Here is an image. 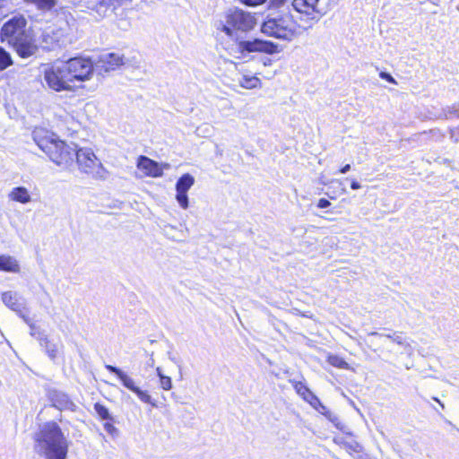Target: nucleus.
Returning <instances> with one entry per match:
<instances>
[{
  "instance_id": "obj_27",
  "label": "nucleus",
  "mask_w": 459,
  "mask_h": 459,
  "mask_svg": "<svg viewBox=\"0 0 459 459\" xmlns=\"http://www.w3.org/2000/svg\"><path fill=\"white\" fill-rule=\"evenodd\" d=\"M176 199L178 204L183 208L186 209L188 207V196L187 193L181 191H177Z\"/></svg>"
},
{
  "instance_id": "obj_39",
  "label": "nucleus",
  "mask_w": 459,
  "mask_h": 459,
  "mask_svg": "<svg viewBox=\"0 0 459 459\" xmlns=\"http://www.w3.org/2000/svg\"><path fill=\"white\" fill-rule=\"evenodd\" d=\"M169 359L172 362H174L175 364H177V365L178 366V368H181V367H180V365H179L178 360L175 357H173V356L171 355V353H170V352H169Z\"/></svg>"
},
{
  "instance_id": "obj_37",
  "label": "nucleus",
  "mask_w": 459,
  "mask_h": 459,
  "mask_svg": "<svg viewBox=\"0 0 459 459\" xmlns=\"http://www.w3.org/2000/svg\"><path fill=\"white\" fill-rule=\"evenodd\" d=\"M351 187L353 190H358L361 187L360 184L357 182L356 180L351 181Z\"/></svg>"
},
{
  "instance_id": "obj_20",
  "label": "nucleus",
  "mask_w": 459,
  "mask_h": 459,
  "mask_svg": "<svg viewBox=\"0 0 459 459\" xmlns=\"http://www.w3.org/2000/svg\"><path fill=\"white\" fill-rule=\"evenodd\" d=\"M114 5L108 0H98L95 4L92 11H94L98 17L103 18L108 15L109 12H112Z\"/></svg>"
},
{
  "instance_id": "obj_38",
  "label": "nucleus",
  "mask_w": 459,
  "mask_h": 459,
  "mask_svg": "<svg viewBox=\"0 0 459 459\" xmlns=\"http://www.w3.org/2000/svg\"><path fill=\"white\" fill-rule=\"evenodd\" d=\"M350 169H351V165H350V164H346L345 166H343V167L340 169V173H342V174H345V173H347Z\"/></svg>"
},
{
  "instance_id": "obj_28",
  "label": "nucleus",
  "mask_w": 459,
  "mask_h": 459,
  "mask_svg": "<svg viewBox=\"0 0 459 459\" xmlns=\"http://www.w3.org/2000/svg\"><path fill=\"white\" fill-rule=\"evenodd\" d=\"M329 362L331 363V365L337 367L339 368H348V363L337 356L330 357Z\"/></svg>"
},
{
  "instance_id": "obj_23",
  "label": "nucleus",
  "mask_w": 459,
  "mask_h": 459,
  "mask_svg": "<svg viewBox=\"0 0 459 459\" xmlns=\"http://www.w3.org/2000/svg\"><path fill=\"white\" fill-rule=\"evenodd\" d=\"M28 3L34 4L38 9L42 11H49L53 7H55L56 1V0H25Z\"/></svg>"
},
{
  "instance_id": "obj_3",
  "label": "nucleus",
  "mask_w": 459,
  "mask_h": 459,
  "mask_svg": "<svg viewBox=\"0 0 459 459\" xmlns=\"http://www.w3.org/2000/svg\"><path fill=\"white\" fill-rule=\"evenodd\" d=\"M35 449L46 459H65L68 441L56 422L49 421L35 435Z\"/></svg>"
},
{
  "instance_id": "obj_29",
  "label": "nucleus",
  "mask_w": 459,
  "mask_h": 459,
  "mask_svg": "<svg viewBox=\"0 0 459 459\" xmlns=\"http://www.w3.org/2000/svg\"><path fill=\"white\" fill-rule=\"evenodd\" d=\"M22 318L30 326V335L37 339L38 333H41V332L38 330V328L36 327L35 324L32 323L31 320L26 315H22Z\"/></svg>"
},
{
  "instance_id": "obj_32",
  "label": "nucleus",
  "mask_w": 459,
  "mask_h": 459,
  "mask_svg": "<svg viewBox=\"0 0 459 459\" xmlns=\"http://www.w3.org/2000/svg\"><path fill=\"white\" fill-rule=\"evenodd\" d=\"M450 138L454 143L459 142V126L450 129Z\"/></svg>"
},
{
  "instance_id": "obj_21",
  "label": "nucleus",
  "mask_w": 459,
  "mask_h": 459,
  "mask_svg": "<svg viewBox=\"0 0 459 459\" xmlns=\"http://www.w3.org/2000/svg\"><path fill=\"white\" fill-rule=\"evenodd\" d=\"M195 184V178L186 173L182 175L176 183V190L187 193V191L192 187Z\"/></svg>"
},
{
  "instance_id": "obj_36",
  "label": "nucleus",
  "mask_w": 459,
  "mask_h": 459,
  "mask_svg": "<svg viewBox=\"0 0 459 459\" xmlns=\"http://www.w3.org/2000/svg\"><path fill=\"white\" fill-rule=\"evenodd\" d=\"M287 0H272V4L277 8L283 7Z\"/></svg>"
},
{
  "instance_id": "obj_1",
  "label": "nucleus",
  "mask_w": 459,
  "mask_h": 459,
  "mask_svg": "<svg viewBox=\"0 0 459 459\" xmlns=\"http://www.w3.org/2000/svg\"><path fill=\"white\" fill-rule=\"evenodd\" d=\"M257 23L255 14L239 8L228 10L221 19L215 22L217 30L223 31L236 41L238 51L245 56L253 52L275 54L281 51L279 45L260 39H245L240 34L252 30Z\"/></svg>"
},
{
  "instance_id": "obj_13",
  "label": "nucleus",
  "mask_w": 459,
  "mask_h": 459,
  "mask_svg": "<svg viewBox=\"0 0 459 459\" xmlns=\"http://www.w3.org/2000/svg\"><path fill=\"white\" fill-rule=\"evenodd\" d=\"M137 167L139 169L144 171L147 176L152 178H159L163 175V169L157 161L143 155L138 158Z\"/></svg>"
},
{
  "instance_id": "obj_31",
  "label": "nucleus",
  "mask_w": 459,
  "mask_h": 459,
  "mask_svg": "<svg viewBox=\"0 0 459 459\" xmlns=\"http://www.w3.org/2000/svg\"><path fill=\"white\" fill-rule=\"evenodd\" d=\"M379 76L390 83L397 84L395 79L387 72H380Z\"/></svg>"
},
{
  "instance_id": "obj_34",
  "label": "nucleus",
  "mask_w": 459,
  "mask_h": 459,
  "mask_svg": "<svg viewBox=\"0 0 459 459\" xmlns=\"http://www.w3.org/2000/svg\"><path fill=\"white\" fill-rule=\"evenodd\" d=\"M266 0H240V2L246 5L255 6L264 3Z\"/></svg>"
},
{
  "instance_id": "obj_22",
  "label": "nucleus",
  "mask_w": 459,
  "mask_h": 459,
  "mask_svg": "<svg viewBox=\"0 0 459 459\" xmlns=\"http://www.w3.org/2000/svg\"><path fill=\"white\" fill-rule=\"evenodd\" d=\"M239 84L245 89H255L260 84V79L256 76H247L244 75L239 80Z\"/></svg>"
},
{
  "instance_id": "obj_19",
  "label": "nucleus",
  "mask_w": 459,
  "mask_h": 459,
  "mask_svg": "<svg viewBox=\"0 0 459 459\" xmlns=\"http://www.w3.org/2000/svg\"><path fill=\"white\" fill-rule=\"evenodd\" d=\"M0 271L7 273H19L20 264L18 261L11 255H0Z\"/></svg>"
},
{
  "instance_id": "obj_12",
  "label": "nucleus",
  "mask_w": 459,
  "mask_h": 459,
  "mask_svg": "<svg viewBox=\"0 0 459 459\" xmlns=\"http://www.w3.org/2000/svg\"><path fill=\"white\" fill-rule=\"evenodd\" d=\"M318 1L319 0H292L291 5L296 12L305 14L308 20L318 21L320 13L317 9Z\"/></svg>"
},
{
  "instance_id": "obj_40",
  "label": "nucleus",
  "mask_w": 459,
  "mask_h": 459,
  "mask_svg": "<svg viewBox=\"0 0 459 459\" xmlns=\"http://www.w3.org/2000/svg\"><path fill=\"white\" fill-rule=\"evenodd\" d=\"M449 114H451V115H455L456 117H459V113H458L457 109H455V108H450V109H449Z\"/></svg>"
},
{
  "instance_id": "obj_42",
  "label": "nucleus",
  "mask_w": 459,
  "mask_h": 459,
  "mask_svg": "<svg viewBox=\"0 0 459 459\" xmlns=\"http://www.w3.org/2000/svg\"><path fill=\"white\" fill-rule=\"evenodd\" d=\"M433 399H434L436 402H437L443 409L445 408L444 404H443V403H441V402H440L437 397H434Z\"/></svg>"
},
{
  "instance_id": "obj_35",
  "label": "nucleus",
  "mask_w": 459,
  "mask_h": 459,
  "mask_svg": "<svg viewBox=\"0 0 459 459\" xmlns=\"http://www.w3.org/2000/svg\"><path fill=\"white\" fill-rule=\"evenodd\" d=\"M331 205V203L329 200L325 198L319 199L317 203V207L321 209L328 208Z\"/></svg>"
},
{
  "instance_id": "obj_15",
  "label": "nucleus",
  "mask_w": 459,
  "mask_h": 459,
  "mask_svg": "<svg viewBox=\"0 0 459 459\" xmlns=\"http://www.w3.org/2000/svg\"><path fill=\"white\" fill-rule=\"evenodd\" d=\"M369 336H385L386 338L390 339L392 342L397 343L398 345L402 346L404 349V351L408 354H411L412 352V348L411 344L406 341L405 338L403 337V333L400 332H394L393 334H382L377 332H370L368 333Z\"/></svg>"
},
{
  "instance_id": "obj_43",
  "label": "nucleus",
  "mask_w": 459,
  "mask_h": 459,
  "mask_svg": "<svg viewBox=\"0 0 459 459\" xmlns=\"http://www.w3.org/2000/svg\"><path fill=\"white\" fill-rule=\"evenodd\" d=\"M270 63H271V60H270V59H268V61H265V62H264V65H268V64H270Z\"/></svg>"
},
{
  "instance_id": "obj_10",
  "label": "nucleus",
  "mask_w": 459,
  "mask_h": 459,
  "mask_svg": "<svg viewBox=\"0 0 459 459\" xmlns=\"http://www.w3.org/2000/svg\"><path fill=\"white\" fill-rule=\"evenodd\" d=\"M295 389L297 393L301 395L306 402L309 403V404L319 413L326 416L331 421H334V420L337 419V417L333 415L328 408L321 403L318 397L314 394L306 385L301 382H298L295 385Z\"/></svg>"
},
{
  "instance_id": "obj_24",
  "label": "nucleus",
  "mask_w": 459,
  "mask_h": 459,
  "mask_svg": "<svg viewBox=\"0 0 459 459\" xmlns=\"http://www.w3.org/2000/svg\"><path fill=\"white\" fill-rule=\"evenodd\" d=\"M13 65L11 55L0 47V71H3Z\"/></svg>"
},
{
  "instance_id": "obj_33",
  "label": "nucleus",
  "mask_w": 459,
  "mask_h": 459,
  "mask_svg": "<svg viewBox=\"0 0 459 459\" xmlns=\"http://www.w3.org/2000/svg\"><path fill=\"white\" fill-rule=\"evenodd\" d=\"M104 429L112 436L117 433V429L112 423L109 422H106L104 424Z\"/></svg>"
},
{
  "instance_id": "obj_5",
  "label": "nucleus",
  "mask_w": 459,
  "mask_h": 459,
  "mask_svg": "<svg viewBox=\"0 0 459 459\" xmlns=\"http://www.w3.org/2000/svg\"><path fill=\"white\" fill-rule=\"evenodd\" d=\"M35 133L34 140L48 158L56 165L68 167L74 159V147L67 145L65 142L57 140L53 136L38 138Z\"/></svg>"
},
{
  "instance_id": "obj_8",
  "label": "nucleus",
  "mask_w": 459,
  "mask_h": 459,
  "mask_svg": "<svg viewBox=\"0 0 459 459\" xmlns=\"http://www.w3.org/2000/svg\"><path fill=\"white\" fill-rule=\"evenodd\" d=\"M74 158L79 169L82 172L91 174L94 178H103L105 169L96 157L94 152L90 148H80L77 149L74 146Z\"/></svg>"
},
{
  "instance_id": "obj_4",
  "label": "nucleus",
  "mask_w": 459,
  "mask_h": 459,
  "mask_svg": "<svg viewBox=\"0 0 459 459\" xmlns=\"http://www.w3.org/2000/svg\"><path fill=\"white\" fill-rule=\"evenodd\" d=\"M262 32L276 39L290 41L299 34V25L289 11L280 10L268 14L262 24Z\"/></svg>"
},
{
  "instance_id": "obj_14",
  "label": "nucleus",
  "mask_w": 459,
  "mask_h": 459,
  "mask_svg": "<svg viewBox=\"0 0 459 459\" xmlns=\"http://www.w3.org/2000/svg\"><path fill=\"white\" fill-rule=\"evenodd\" d=\"M2 300L5 306L16 312L22 317L23 309L25 308V300L17 292L6 291L2 294Z\"/></svg>"
},
{
  "instance_id": "obj_11",
  "label": "nucleus",
  "mask_w": 459,
  "mask_h": 459,
  "mask_svg": "<svg viewBox=\"0 0 459 459\" xmlns=\"http://www.w3.org/2000/svg\"><path fill=\"white\" fill-rule=\"evenodd\" d=\"M123 64V56L117 53H105L99 56V59L94 65L95 69L100 71V73H108L117 69Z\"/></svg>"
},
{
  "instance_id": "obj_9",
  "label": "nucleus",
  "mask_w": 459,
  "mask_h": 459,
  "mask_svg": "<svg viewBox=\"0 0 459 459\" xmlns=\"http://www.w3.org/2000/svg\"><path fill=\"white\" fill-rule=\"evenodd\" d=\"M105 368L111 373L116 374V376L119 378V380L122 382L123 385L134 393L137 397L145 403L151 404L152 407L157 408L158 404L152 398V396L148 394L147 391H143L141 388H139L136 385L134 380L129 377L126 372H124L119 368H117L112 365H106Z\"/></svg>"
},
{
  "instance_id": "obj_30",
  "label": "nucleus",
  "mask_w": 459,
  "mask_h": 459,
  "mask_svg": "<svg viewBox=\"0 0 459 459\" xmlns=\"http://www.w3.org/2000/svg\"><path fill=\"white\" fill-rule=\"evenodd\" d=\"M160 385L163 390H170L172 388L171 378L168 376H161V378H160Z\"/></svg>"
},
{
  "instance_id": "obj_41",
  "label": "nucleus",
  "mask_w": 459,
  "mask_h": 459,
  "mask_svg": "<svg viewBox=\"0 0 459 459\" xmlns=\"http://www.w3.org/2000/svg\"><path fill=\"white\" fill-rule=\"evenodd\" d=\"M156 372H157V376L159 377V378H161V376H165L162 371H161V368L160 367H158L156 368Z\"/></svg>"
},
{
  "instance_id": "obj_17",
  "label": "nucleus",
  "mask_w": 459,
  "mask_h": 459,
  "mask_svg": "<svg viewBox=\"0 0 459 459\" xmlns=\"http://www.w3.org/2000/svg\"><path fill=\"white\" fill-rule=\"evenodd\" d=\"M37 340L39 345L44 348L46 354L51 360H55L57 356V345L48 338L43 333H38Z\"/></svg>"
},
{
  "instance_id": "obj_2",
  "label": "nucleus",
  "mask_w": 459,
  "mask_h": 459,
  "mask_svg": "<svg viewBox=\"0 0 459 459\" xmlns=\"http://www.w3.org/2000/svg\"><path fill=\"white\" fill-rule=\"evenodd\" d=\"M27 23L23 15L17 14L6 21L0 30L2 42L13 47L22 58L30 57L38 51V46L31 30L27 28Z\"/></svg>"
},
{
  "instance_id": "obj_6",
  "label": "nucleus",
  "mask_w": 459,
  "mask_h": 459,
  "mask_svg": "<svg viewBox=\"0 0 459 459\" xmlns=\"http://www.w3.org/2000/svg\"><path fill=\"white\" fill-rule=\"evenodd\" d=\"M44 82L49 89L55 91L72 90V82L63 61L57 62L44 70Z\"/></svg>"
},
{
  "instance_id": "obj_25",
  "label": "nucleus",
  "mask_w": 459,
  "mask_h": 459,
  "mask_svg": "<svg viewBox=\"0 0 459 459\" xmlns=\"http://www.w3.org/2000/svg\"><path fill=\"white\" fill-rule=\"evenodd\" d=\"M334 442L340 445L342 448H344L348 452L359 453L360 451L359 445L357 442L349 443L343 440L334 439Z\"/></svg>"
},
{
  "instance_id": "obj_16",
  "label": "nucleus",
  "mask_w": 459,
  "mask_h": 459,
  "mask_svg": "<svg viewBox=\"0 0 459 459\" xmlns=\"http://www.w3.org/2000/svg\"><path fill=\"white\" fill-rule=\"evenodd\" d=\"M51 401L53 405L59 410H74L75 406L70 400L69 396L62 392H54L52 394Z\"/></svg>"
},
{
  "instance_id": "obj_26",
  "label": "nucleus",
  "mask_w": 459,
  "mask_h": 459,
  "mask_svg": "<svg viewBox=\"0 0 459 459\" xmlns=\"http://www.w3.org/2000/svg\"><path fill=\"white\" fill-rule=\"evenodd\" d=\"M94 409H95V411L97 412V414H98V415H99L102 420H108V419H110V418H111V417H110V414H109V411H108V409L106 406H104V405H102V404H100V403H95V405H94Z\"/></svg>"
},
{
  "instance_id": "obj_18",
  "label": "nucleus",
  "mask_w": 459,
  "mask_h": 459,
  "mask_svg": "<svg viewBox=\"0 0 459 459\" xmlns=\"http://www.w3.org/2000/svg\"><path fill=\"white\" fill-rule=\"evenodd\" d=\"M8 198L22 204H29L31 201V196L28 189L24 186L13 187L8 194Z\"/></svg>"
},
{
  "instance_id": "obj_7",
  "label": "nucleus",
  "mask_w": 459,
  "mask_h": 459,
  "mask_svg": "<svg viewBox=\"0 0 459 459\" xmlns=\"http://www.w3.org/2000/svg\"><path fill=\"white\" fill-rule=\"evenodd\" d=\"M63 63L72 82L90 80L95 69L93 61L82 56L69 58Z\"/></svg>"
}]
</instances>
